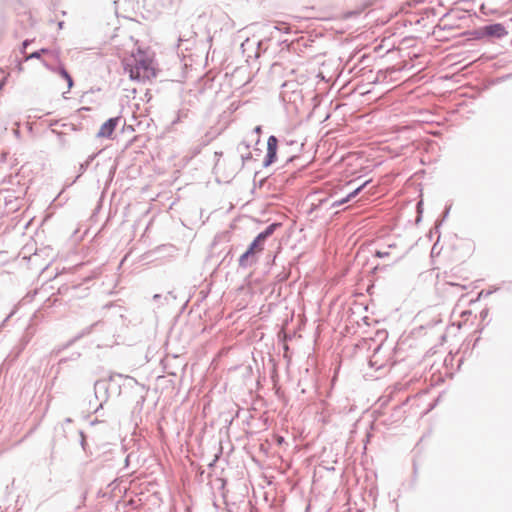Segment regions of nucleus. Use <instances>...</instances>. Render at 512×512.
Here are the masks:
<instances>
[{
	"label": "nucleus",
	"instance_id": "obj_1",
	"mask_svg": "<svg viewBox=\"0 0 512 512\" xmlns=\"http://www.w3.org/2000/svg\"><path fill=\"white\" fill-rule=\"evenodd\" d=\"M122 64L124 71L133 81L146 82L156 76L153 57L140 48L132 51L131 55L123 57Z\"/></svg>",
	"mask_w": 512,
	"mask_h": 512
},
{
	"label": "nucleus",
	"instance_id": "obj_2",
	"mask_svg": "<svg viewBox=\"0 0 512 512\" xmlns=\"http://www.w3.org/2000/svg\"><path fill=\"white\" fill-rule=\"evenodd\" d=\"M274 225H270L264 232L260 233L251 243L248 250L240 257V264L252 254L263 250V243L274 231Z\"/></svg>",
	"mask_w": 512,
	"mask_h": 512
},
{
	"label": "nucleus",
	"instance_id": "obj_3",
	"mask_svg": "<svg viewBox=\"0 0 512 512\" xmlns=\"http://www.w3.org/2000/svg\"><path fill=\"white\" fill-rule=\"evenodd\" d=\"M118 122H119V117L108 119L106 122H104L101 125V127L97 133V137L110 138L113 135V133L116 129V126L118 125Z\"/></svg>",
	"mask_w": 512,
	"mask_h": 512
},
{
	"label": "nucleus",
	"instance_id": "obj_4",
	"mask_svg": "<svg viewBox=\"0 0 512 512\" xmlns=\"http://www.w3.org/2000/svg\"><path fill=\"white\" fill-rule=\"evenodd\" d=\"M278 148V139L275 136H270L267 141V155L265 160V165H270L276 159Z\"/></svg>",
	"mask_w": 512,
	"mask_h": 512
},
{
	"label": "nucleus",
	"instance_id": "obj_5",
	"mask_svg": "<svg viewBox=\"0 0 512 512\" xmlns=\"http://www.w3.org/2000/svg\"><path fill=\"white\" fill-rule=\"evenodd\" d=\"M483 32L487 36L501 38L508 34L505 26L501 23L491 24L483 28Z\"/></svg>",
	"mask_w": 512,
	"mask_h": 512
},
{
	"label": "nucleus",
	"instance_id": "obj_6",
	"mask_svg": "<svg viewBox=\"0 0 512 512\" xmlns=\"http://www.w3.org/2000/svg\"><path fill=\"white\" fill-rule=\"evenodd\" d=\"M58 73L67 81L68 89H71L73 86V79L67 70L64 67H60Z\"/></svg>",
	"mask_w": 512,
	"mask_h": 512
},
{
	"label": "nucleus",
	"instance_id": "obj_7",
	"mask_svg": "<svg viewBox=\"0 0 512 512\" xmlns=\"http://www.w3.org/2000/svg\"><path fill=\"white\" fill-rule=\"evenodd\" d=\"M367 183H368V182H365L362 186H360V187H358L357 189H355L352 193H350V194L348 195V197H347V198L342 199L339 203H340V204H343V203H345V202L349 201L351 198H353L354 196H356V195H357V194H358V193L363 189V187H364V186H366V184H367Z\"/></svg>",
	"mask_w": 512,
	"mask_h": 512
},
{
	"label": "nucleus",
	"instance_id": "obj_8",
	"mask_svg": "<svg viewBox=\"0 0 512 512\" xmlns=\"http://www.w3.org/2000/svg\"><path fill=\"white\" fill-rule=\"evenodd\" d=\"M254 131H255V133L257 134V137H258L257 141H259V137H260V134L262 132L261 126H256Z\"/></svg>",
	"mask_w": 512,
	"mask_h": 512
},
{
	"label": "nucleus",
	"instance_id": "obj_9",
	"mask_svg": "<svg viewBox=\"0 0 512 512\" xmlns=\"http://www.w3.org/2000/svg\"><path fill=\"white\" fill-rule=\"evenodd\" d=\"M5 81H6V77L1 81V83H0V89L4 86Z\"/></svg>",
	"mask_w": 512,
	"mask_h": 512
},
{
	"label": "nucleus",
	"instance_id": "obj_10",
	"mask_svg": "<svg viewBox=\"0 0 512 512\" xmlns=\"http://www.w3.org/2000/svg\"><path fill=\"white\" fill-rule=\"evenodd\" d=\"M39 56H40V54L38 52H35V53L31 54L30 57H39Z\"/></svg>",
	"mask_w": 512,
	"mask_h": 512
}]
</instances>
